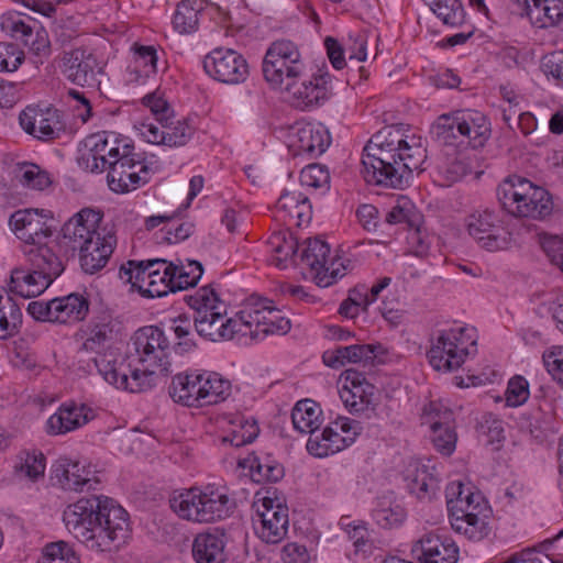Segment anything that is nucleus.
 Segmentation results:
<instances>
[{"label": "nucleus", "instance_id": "0eeeda50", "mask_svg": "<svg viewBox=\"0 0 563 563\" xmlns=\"http://www.w3.org/2000/svg\"><path fill=\"white\" fill-rule=\"evenodd\" d=\"M285 245L287 253L284 262L289 260L294 266L305 265L319 287H330L345 275V265L338 256L330 257V245L322 240L313 239L299 244L290 234L289 240L284 235Z\"/></svg>", "mask_w": 563, "mask_h": 563}, {"label": "nucleus", "instance_id": "72a5a7b5", "mask_svg": "<svg viewBox=\"0 0 563 563\" xmlns=\"http://www.w3.org/2000/svg\"><path fill=\"white\" fill-rule=\"evenodd\" d=\"M36 245L26 253L27 260L36 274L45 277L52 284L63 273L64 263L51 246L43 243Z\"/></svg>", "mask_w": 563, "mask_h": 563}, {"label": "nucleus", "instance_id": "774afa93", "mask_svg": "<svg viewBox=\"0 0 563 563\" xmlns=\"http://www.w3.org/2000/svg\"><path fill=\"white\" fill-rule=\"evenodd\" d=\"M541 69L547 76L563 84V51L545 55L541 60Z\"/></svg>", "mask_w": 563, "mask_h": 563}, {"label": "nucleus", "instance_id": "f3484780", "mask_svg": "<svg viewBox=\"0 0 563 563\" xmlns=\"http://www.w3.org/2000/svg\"><path fill=\"white\" fill-rule=\"evenodd\" d=\"M52 212L45 209H21L14 211L9 224L15 236L24 243L36 245L53 234L49 222Z\"/></svg>", "mask_w": 563, "mask_h": 563}, {"label": "nucleus", "instance_id": "09e8293b", "mask_svg": "<svg viewBox=\"0 0 563 563\" xmlns=\"http://www.w3.org/2000/svg\"><path fill=\"white\" fill-rule=\"evenodd\" d=\"M442 22L459 26L464 22L465 12L460 0H424Z\"/></svg>", "mask_w": 563, "mask_h": 563}, {"label": "nucleus", "instance_id": "a211bd4d", "mask_svg": "<svg viewBox=\"0 0 563 563\" xmlns=\"http://www.w3.org/2000/svg\"><path fill=\"white\" fill-rule=\"evenodd\" d=\"M89 148L87 167L93 173H102L118 161L122 154L132 151V146L121 140L114 132H98L87 137Z\"/></svg>", "mask_w": 563, "mask_h": 563}, {"label": "nucleus", "instance_id": "393cba45", "mask_svg": "<svg viewBox=\"0 0 563 563\" xmlns=\"http://www.w3.org/2000/svg\"><path fill=\"white\" fill-rule=\"evenodd\" d=\"M97 68L96 56L87 49L75 48L63 53L62 73L75 85H92Z\"/></svg>", "mask_w": 563, "mask_h": 563}, {"label": "nucleus", "instance_id": "0e129e2a", "mask_svg": "<svg viewBox=\"0 0 563 563\" xmlns=\"http://www.w3.org/2000/svg\"><path fill=\"white\" fill-rule=\"evenodd\" d=\"M24 60V53L13 43H0V71H14Z\"/></svg>", "mask_w": 563, "mask_h": 563}, {"label": "nucleus", "instance_id": "cd10ccee", "mask_svg": "<svg viewBox=\"0 0 563 563\" xmlns=\"http://www.w3.org/2000/svg\"><path fill=\"white\" fill-rule=\"evenodd\" d=\"M412 554L420 563H456L459 560L457 547L432 533L413 544Z\"/></svg>", "mask_w": 563, "mask_h": 563}, {"label": "nucleus", "instance_id": "13d9d810", "mask_svg": "<svg viewBox=\"0 0 563 563\" xmlns=\"http://www.w3.org/2000/svg\"><path fill=\"white\" fill-rule=\"evenodd\" d=\"M299 179L303 187L313 189L324 188L330 183V174L324 166L313 163L301 169Z\"/></svg>", "mask_w": 563, "mask_h": 563}, {"label": "nucleus", "instance_id": "37998d69", "mask_svg": "<svg viewBox=\"0 0 563 563\" xmlns=\"http://www.w3.org/2000/svg\"><path fill=\"white\" fill-rule=\"evenodd\" d=\"M175 342L172 344L173 351L177 354H185L192 352L197 347V336L194 321L187 316L181 314L173 320L170 327Z\"/></svg>", "mask_w": 563, "mask_h": 563}, {"label": "nucleus", "instance_id": "052dcab7", "mask_svg": "<svg viewBox=\"0 0 563 563\" xmlns=\"http://www.w3.org/2000/svg\"><path fill=\"white\" fill-rule=\"evenodd\" d=\"M529 398V384L522 376H515L508 382L505 393L506 405L518 407L523 405Z\"/></svg>", "mask_w": 563, "mask_h": 563}, {"label": "nucleus", "instance_id": "c756f323", "mask_svg": "<svg viewBox=\"0 0 563 563\" xmlns=\"http://www.w3.org/2000/svg\"><path fill=\"white\" fill-rule=\"evenodd\" d=\"M192 556L197 563H224L225 534L216 529L198 533L192 543Z\"/></svg>", "mask_w": 563, "mask_h": 563}, {"label": "nucleus", "instance_id": "a19ab883", "mask_svg": "<svg viewBox=\"0 0 563 563\" xmlns=\"http://www.w3.org/2000/svg\"><path fill=\"white\" fill-rule=\"evenodd\" d=\"M263 78L271 90H282V41L273 42L262 63Z\"/></svg>", "mask_w": 563, "mask_h": 563}, {"label": "nucleus", "instance_id": "aec40b11", "mask_svg": "<svg viewBox=\"0 0 563 563\" xmlns=\"http://www.w3.org/2000/svg\"><path fill=\"white\" fill-rule=\"evenodd\" d=\"M256 517L253 525L256 536L266 544L277 545L282 542V501L277 489L266 490V496L255 503Z\"/></svg>", "mask_w": 563, "mask_h": 563}, {"label": "nucleus", "instance_id": "ea45409f", "mask_svg": "<svg viewBox=\"0 0 563 563\" xmlns=\"http://www.w3.org/2000/svg\"><path fill=\"white\" fill-rule=\"evenodd\" d=\"M203 0H181L176 8L173 25L179 34H190L198 29Z\"/></svg>", "mask_w": 563, "mask_h": 563}, {"label": "nucleus", "instance_id": "5701e85b", "mask_svg": "<svg viewBox=\"0 0 563 563\" xmlns=\"http://www.w3.org/2000/svg\"><path fill=\"white\" fill-rule=\"evenodd\" d=\"M115 245V232L108 228L101 230L91 240H88L85 245L77 249L82 271L88 274H95L102 269L109 262Z\"/></svg>", "mask_w": 563, "mask_h": 563}, {"label": "nucleus", "instance_id": "c9c22d12", "mask_svg": "<svg viewBox=\"0 0 563 563\" xmlns=\"http://www.w3.org/2000/svg\"><path fill=\"white\" fill-rule=\"evenodd\" d=\"M529 19L539 27H549L563 20L562 0H523Z\"/></svg>", "mask_w": 563, "mask_h": 563}, {"label": "nucleus", "instance_id": "4be33fe9", "mask_svg": "<svg viewBox=\"0 0 563 563\" xmlns=\"http://www.w3.org/2000/svg\"><path fill=\"white\" fill-rule=\"evenodd\" d=\"M102 212L90 208H84L74 214L63 227V239L73 250L85 245L88 240L98 235L102 227Z\"/></svg>", "mask_w": 563, "mask_h": 563}, {"label": "nucleus", "instance_id": "6e6d98bb", "mask_svg": "<svg viewBox=\"0 0 563 563\" xmlns=\"http://www.w3.org/2000/svg\"><path fill=\"white\" fill-rule=\"evenodd\" d=\"M165 129V145L184 146L191 139L194 129L186 120H178L176 123H159Z\"/></svg>", "mask_w": 563, "mask_h": 563}, {"label": "nucleus", "instance_id": "bf43d9fd", "mask_svg": "<svg viewBox=\"0 0 563 563\" xmlns=\"http://www.w3.org/2000/svg\"><path fill=\"white\" fill-rule=\"evenodd\" d=\"M157 51L154 46L139 45L134 52L135 69L150 77L157 73Z\"/></svg>", "mask_w": 563, "mask_h": 563}, {"label": "nucleus", "instance_id": "c85d7f7f", "mask_svg": "<svg viewBox=\"0 0 563 563\" xmlns=\"http://www.w3.org/2000/svg\"><path fill=\"white\" fill-rule=\"evenodd\" d=\"M379 353H383L380 344H355L339 346L333 351L323 353V362L327 366L339 368L350 363L373 364Z\"/></svg>", "mask_w": 563, "mask_h": 563}, {"label": "nucleus", "instance_id": "20e7f679", "mask_svg": "<svg viewBox=\"0 0 563 563\" xmlns=\"http://www.w3.org/2000/svg\"><path fill=\"white\" fill-rule=\"evenodd\" d=\"M446 505L452 529L471 541H481L489 534L490 508L479 493H473L461 483L446 487Z\"/></svg>", "mask_w": 563, "mask_h": 563}, {"label": "nucleus", "instance_id": "de8ad7c7", "mask_svg": "<svg viewBox=\"0 0 563 563\" xmlns=\"http://www.w3.org/2000/svg\"><path fill=\"white\" fill-rule=\"evenodd\" d=\"M232 424L233 429L230 434L223 439V441H229L236 448L252 443L260 434L257 421L253 418L238 416L232 420Z\"/></svg>", "mask_w": 563, "mask_h": 563}, {"label": "nucleus", "instance_id": "7ed1b4c3", "mask_svg": "<svg viewBox=\"0 0 563 563\" xmlns=\"http://www.w3.org/2000/svg\"><path fill=\"white\" fill-rule=\"evenodd\" d=\"M306 63L298 46L284 41V85L285 100L295 109L308 111L322 106L333 95L332 78L329 73H318L306 77Z\"/></svg>", "mask_w": 563, "mask_h": 563}, {"label": "nucleus", "instance_id": "2f4dec72", "mask_svg": "<svg viewBox=\"0 0 563 563\" xmlns=\"http://www.w3.org/2000/svg\"><path fill=\"white\" fill-rule=\"evenodd\" d=\"M410 494L420 500H431L439 492V481L429 466L410 465L405 477Z\"/></svg>", "mask_w": 563, "mask_h": 563}, {"label": "nucleus", "instance_id": "680f3d73", "mask_svg": "<svg viewBox=\"0 0 563 563\" xmlns=\"http://www.w3.org/2000/svg\"><path fill=\"white\" fill-rule=\"evenodd\" d=\"M142 102L156 117L159 123L167 122L173 117V110L159 91L147 93L143 97Z\"/></svg>", "mask_w": 563, "mask_h": 563}, {"label": "nucleus", "instance_id": "79ce46f5", "mask_svg": "<svg viewBox=\"0 0 563 563\" xmlns=\"http://www.w3.org/2000/svg\"><path fill=\"white\" fill-rule=\"evenodd\" d=\"M202 407L223 400L230 390V382L214 372L199 373Z\"/></svg>", "mask_w": 563, "mask_h": 563}, {"label": "nucleus", "instance_id": "6ab92c4d", "mask_svg": "<svg viewBox=\"0 0 563 563\" xmlns=\"http://www.w3.org/2000/svg\"><path fill=\"white\" fill-rule=\"evenodd\" d=\"M340 398L351 413H361L375 406L376 387L366 376L354 369H345L340 375Z\"/></svg>", "mask_w": 563, "mask_h": 563}, {"label": "nucleus", "instance_id": "e2e57ef3", "mask_svg": "<svg viewBox=\"0 0 563 563\" xmlns=\"http://www.w3.org/2000/svg\"><path fill=\"white\" fill-rule=\"evenodd\" d=\"M239 466L242 468H250L252 477L257 481H278L279 476L276 474L278 470L269 464H262L256 456L247 457L239 461Z\"/></svg>", "mask_w": 563, "mask_h": 563}, {"label": "nucleus", "instance_id": "a878e982", "mask_svg": "<svg viewBox=\"0 0 563 563\" xmlns=\"http://www.w3.org/2000/svg\"><path fill=\"white\" fill-rule=\"evenodd\" d=\"M119 322L107 312L92 317L84 331V342L81 349L87 352L98 353L113 343L119 335Z\"/></svg>", "mask_w": 563, "mask_h": 563}, {"label": "nucleus", "instance_id": "69168bd1", "mask_svg": "<svg viewBox=\"0 0 563 563\" xmlns=\"http://www.w3.org/2000/svg\"><path fill=\"white\" fill-rule=\"evenodd\" d=\"M431 431V439L435 450L445 456H450L455 450L457 440L454 427H445L444 429Z\"/></svg>", "mask_w": 563, "mask_h": 563}, {"label": "nucleus", "instance_id": "412c9836", "mask_svg": "<svg viewBox=\"0 0 563 563\" xmlns=\"http://www.w3.org/2000/svg\"><path fill=\"white\" fill-rule=\"evenodd\" d=\"M19 119L22 129L38 140H53L64 130L60 113L53 107L29 106Z\"/></svg>", "mask_w": 563, "mask_h": 563}, {"label": "nucleus", "instance_id": "5fc2aeb1", "mask_svg": "<svg viewBox=\"0 0 563 563\" xmlns=\"http://www.w3.org/2000/svg\"><path fill=\"white\" fill-rule=\"evenodd\" d=\"M423 423H428L431 430L454 427V413L441 404L430 402L423 409Z\"/></svg>", "mask_w": 563, "mask_h": 563}, {"label": "nucleus", "instance_id": "b1692460", "mask_svg": "<svg viewBox=\"0 0 563 563\" xmlns=\"http://www.w3.org/2000/svg\"><path fill=\"white\" fill-rule=\"evenodd\" d=\"M53 479L64 489L70 492H84L96 489L99 479L92 476L89 468L68 459H59L53 466Z\"/></svg>", "mask_w": 563, "mask_h": 563}, {"label": "nucleus", "instance_id": "bb28decb", "mask_svg": "<svg viewBox=\"0 0 563 563\" xmlns=\"http://www.w3.org/2000/svg\"><path fill=\"white\" fill-rule=\"evenodd\" d=\"M93 418V411L86 405L64 404L46 421V431L52 435L71 432Z\"/></svg>", "mask_w": 563, "mask_h": 563}, {"label": "nucleus", "instance_id": "ddd939ff", "mask_svg": "<svg viewBox=\"0 0 563 563\" xmlns=\"http://www.w3.org/2000/svg\"><path fill=\"white\" fill-rule=\"evenodd\" d=\"M331 144L329 131L321 124L314 125L297 121L284 133V145L292 157H317L323 154Z\"/></svg>", "mask_w": 563, "mask_h": 563}, {"label": "nucleus", "instance_id": "c03bdc74", "mask_svg": "<svg viewBox=\"0 0 563 563\" xmlns=\"http://www.w3.org/2000/svg\"><path fill=\"white\" fill-rule=\"evenodd\" d=\"M22 322V312L18 303L3 294L0 288V339L13 336Z\"/></svg>", "mask_w": 563, "mask_h": 563}, {"label": "nucleus", "instance_id": "423d86ee", "mask_svg": "<svg viewBox=\"0 0 563 563\" xmlns=\"http://www.w3.org/2000/svg\"><path fill=\"white\" fill-rule=\"evenodd\" d=\"M187 303L195 310L194 325L198 336L212 342L232 340L240 335V321L225 317V305L210 286L198 289L187 297Z\"/></svg>", "mask_w": 563, "mask_h": 563}, {"label": "nucleus", "instance_id": "9b49d317", "mask_svg": "<svg viewBox=\"0 0 563 563\" xmlns=\"http://www.w3.org/2000/svg\"><path fill=\"white\" fill-rule=\"evenodd\" d=\"M139 363L147 368H157L163 376L169 373L172 343L165 332L156 327H143L132 336Z\"/></svg>", "mask_w": 563, "mask_h": 563}, {"label": "nucleus", "instance_id": "603ef678", "mask_svg": "<svg viewBox=\"0 0 563 563\" xmlns=\"http://www.w3.org/2000/svg\"><path fill=\"white\" fill-rule=\"evenodd\" d=\"M15 30L21 31L24 36L32 37L31 42L29 38L25 40V44L29 45L30 51L37 57L38 63H43L51 55V42L45 31H37L33 37V30L24 22L15 24Z\"/></svg>", "mask_w": 563, "mask_h": 563}, {"label": "nucleus", "instance_id": "473e14b6", "mask_svg": "<svg viewBox=\"0 0 563 563\" xmlns=\"http://www.w3.org/2000/svg\"><path fill=\"white\" fill-rule=\"evenodd\" d=\"M53 322L74 323L86 318L89 311L88 299L80 294H69L53 299Z\"/></svg>", "mask_w": 563, "mask_h": 563}, {"label": "nucleus", "instance_id": "4468645a", "mask_svg": "<svg viewBox=\"0 0 563 563\" xmlns=\"http://www.w3.org/2000/svg\"><path fill=\"white\" fill-rule=\"evenodd\" d=\"M278 309L272 306V301L264 298L251 297L243 309L238 312L240 335L257 338L261 334L268 335L280 329L282 318Z\"/></svg>", "mask_w": 563, "mask_h": 563}, {"label": "nucleus", "instance_id": "9d476101", "mask_svg": "<svg viewBox=\"0 0 563 563\" xmlns=\"http://www.w3.org/2000/svg\"><path fill=\"white\" fill-rule=\"evenodd\" d=\"M98 373L110 385L118 389L130 393H142L151 389L155 385V378L163 376V372L157 368L141 365L137 368H130L123 361L118 362L111 353H103L93 358Z\"/></svg>", "mask_w": 563, "mask_h": 563}, {"label": "nucleus", "instance_id": "dca6fc26", "mask_svg": "<svg viewBox=\"0 0 563 563\" xmlns=\"http://www.w3.org/2000/svg\"><path fill=\"white\" fill-rule=\"evenodd\" d=\"M203 69L216 80L236 85L249 76L246 59L231 48H214L203 59Z\"/></svg>", "mask_w": 563, "mask_h": 563}, {"label": "nucleus", "instance_id": "e433bc0d", "mask_svg": "<svg viewBox=\"0 0 563 563\" xmlns=\"http://www.w3.org/2000/svg\"><path fill=\"white\" fill-rule=\"evenodd\" d=\"M49 285V280L36 274L34 268H15L11 272L9 290L22 298H32L41 295Z\"/></svg>", "mask_w": 563, "mask_h": 563}, {"label": "nucleus", "instance_id": "f03ea898", "mask_svg": "<svg viewBox=\"0 0 563 563\" xmlns=\"http://www.w3.org/2000/svg\"><path fill=\"white\" fill-rule=\"evenodd\" d=\"M63 521L79 542L97 552L118 551L131 537L128 512L103 495L82 497L68 505Z\"/></svg>", "mask_w": 563, "mask_h": 563}, {"label": "nucleus", "instance_id": "49530a36", "mask_svg": "<svg viewBox=\"0 0 563 563\" xmlns=\"http://www.w3.org/2000/svg\"><path fill=\"white\" fill-rule=\"evenodd\" d=\"M150 275L148 260L147 261H129L122 265L119 271L120 279L125 284H131L133 289H136L142 296L146 297V288Z\"/></svg>", "mask_w": 563, "mask_h": 563}, {"label": "nucleus", "instance_id": "3c124183", "mask_svg": "<svg viewBox=\"0 0 563 563\" xmlns=\"http://www.w3.org/2000/svg\"><path fill=\"white\" fill-rule=\"evenodd\" d=\"M459 111L453 114L440 115L431 125L432 137L444 145L453 144L459 135Z\"/></svg>", "mask_w": 563, "mask_h": 563}, {"label": "nucleus", "instance_id": "864d4df0", "mask_svg": "<svg viewBox=\"0 0 563 563\" xmlns=\"http://www.w3.org/2000/svg\"><path fill=\"white\" fill-rule=\"evenodd\" d=\"M18 178L24 187L36 190H44L52 184L48 173L32 163L20 165Z\"/></svg>", "mask_w": 563, "mask_h": 563}, {"label": "nucleus", "instance_id": "2eb2a0df", "mask_svg": "<svg viewBox=\"0 0 563 563\" xmlns=\"http://www.w3.org/2000/svg\"><path fill=\"white\" fill-rule=\"evenodd\" d=\"M466 227L478 245L489 252L504 250L510 243V233L503 219L493 211L473 212L467 217Z\"/></svg>", "mask_w": 563, "mask_h": 563}, {"label": "nucleus", "instance_id": "8fccbe9b", "mask_svg": "<svg viewBox=\"0 0 563 563\" xmlns=\"http://www.w3.org/2000/svg\"><path fill=\"white\" fill-rule=\"evenodd\" d=\"M14 470L19 477L34 482L44 476L45 456L42 452H24Z\"/></svg>", "mask_w": 563, "mask_h": 563}, {"label": "nucleus", "instance_id": "f8f14e48", "mask_svg": "<svg viewBox=\"0 0 563 563\" xmlns=\"http://www.w3.org/2000/svg\"><path fill=\"white\" fill-rule=\"evenodd\" d=\"M131 152L122 154L108 168V186L115 194H126L140 188L147 184L151 176L158 170L157 164L137 161Z\"/></svg>", "mask_w": 563, "mask_h": 563}, {"label": "nucleus", "instance_id": "39448f33", "mask_svg": "<svg viewBox=\"0 0 563 563\" xmlns=\"http://www.w3.org/2000/svg\"><path fill=\"white\" fill-rule=\"evenodd\" d=\"M170 508L181 519L210 523L230 517L235 509V500L224 486L207 485L192 487L169 499Z\"/></svg>", "mask_w": 563, "mask_h": 563}, {"label": "nucleus", "instance_id": "a18cd8bd", "mask_svg": "<svg viewBox=\"0 0 563 563\" xmlns=\"http://www.w3.org/2000/svg\"><path fill=\"white\" fill-rule=\"evenodd\" d=\"M203 274L202 264L198 261H188L187 265H175L170 262V278L167 279L173 287V292L194 287Z\"/></svg>", "mask_w": 563, "mask_h": 563}, {"label": "nucleus", "instance_id": "58836bf2", "mask_svg": "<svg viewBox=\"0 0 563 563\" xmlns=\"http://www.w3.org/2000/svg\"><path fill=\"white\" fill-rule=\"evenodd\" d=\"M150 275L146 288V297H163L173 292L172 284L167 279L170 278V262L163 258L148 260Z\"/></svg>", "mask_w": 563, "mask_h": 563}, {"label": "nucleus", "instance_id": "4d7b16f0", "mask_svg": "<svg viewBox=\"0 0 563 563\" xmlns=\"http://www.w3.org/2000/svg\"><path fill=\"white\" fill-rule=\"evenodd\" d=\"M41 563H79V561L67 542L57 541L44 548Z\"/></svg>", "mask_w": 563, "mask_h": 563}, {"label": "nucleus", "instance_id": "7c9ffc66", "mask_svg": "<svg viewBox=\"0 0 563 563\" xmlns=\"http://www.w3.org/2000/svg\"><path fill=\"white\" fill-rule=\"evenodd\" d=\"M459 135L467 139L473 148L483 147L492 132L487 118L476 110L459 111Z\"/></svg>", "mask_w": 563, "mask_h": 563}, {"label": "nucleus", "instance_id": "f704fd0d", "mask_svg": "<svg viewBox=\"0 0 563 563\" xmlns=\"http://www.w3.org/2000/svg\"><path fill=\"white\" fill-rule=\"evenodd\" d=\"M199 373L177 374L169 386L170 397L188 407H202Z\"/></svg>", "mask_w": 563, "mask_h": 563}, {"label": "nucleus", "instance_id": "338daca9", "mask_svg": "<svg viewBox=\"0 0 563 563\" xmlns=\"http://www.w3.org/2000/svg\"><path fill=\"white\" fill-rule=\"evenodd\" d=\"M542 360L548 373L563 386V346H552L544 351Z\"/></svg>", "mask_w": 563, "mask_h": 563}, {"label": "nucleus", "instance_id": "4c0bfd02", "mask_svg": "<svg viewBox=\"0 0 563 563\" xmlns=\"http://www.w3.org/2000/svg\"><path fill=\"white\" fill-rule=\"evenodd\" d=\"M294 428L301 433H313L322 424L320 405L310 398L296 402L291 411Z\"/></svg>", "mask_w": 563, "mask_h": 563}, {"label": "nucleus", "instance_id": "6e6552de", "mask_svg": "<svg viewBox=\"0 0 563 563\" xmlns=\"http://www.w3.org/2000/svg\"><path fill=\"white\" fill-rule=\"evenodd\" d=\"M497 197L501 207L515 217L543 219L553 209L545 189L518 175L509 176L498 186Z\"/></svg>", "mask_w": 563, "mask_h": 563}, {"label": "nucleus", "instance_id": "f257e3e1", "mask_svg": "<svg viewBox=\"0 0 563 563\" xmlns=\"http://www.w3.org/2000/svg\"><path fill=\"white\" fill-rule=\"evenodd\" d=\"M426 158L420 136L404 135L400 129L388 126L374 134L363 150L364 178L377 186L404 189L412 173L423 169Z\"/></svg>", "mask_w": 563, "mask_h": 563}, {"label": "nucleus", "instance_id": "1a4fd4ad", "mask_svg": "<svg viewBox=\"0 0 563 563\" xmlns=\"http://www.w3.org/2000/svg\"><path fill=\"white\" fill-rule=\"evenodd\" d=\"M477 336L474 328L459 327L439 330L430 340L427 356L437 372L459 369L475 351Z\"/></svg>", "mask_w": 563, "mask_h": 563}]
</instances>
